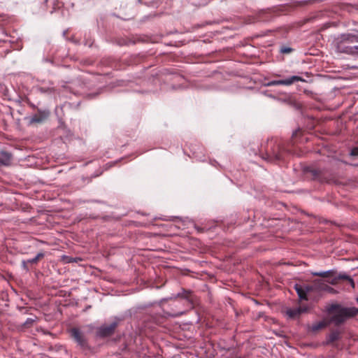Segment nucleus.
Listing matches in <instances>:
<instances>
[{
    "label": "nucleus",
    "instance_id": "obj_1",
    "mask_svg": "<svg viewBox=\"0 0 358 358\" xmlns=\"http://www.w3.org/2000/svg\"><path fill=\"white\" fill-rule=\"evenodd\" d=\"M287 150L281 142L276 139H271L267 141L266 152L262 154V159L271 162H278L285 159Z\"/></svg>",
    "mask_w": 358,
    "mask_h": 358
},
{
    "label": "nucleus",
    "instance_id": "obj_2",
    "mask_svg": "<svg viewBox=\"0 0 358 358\" xmlns=\"http://www.w3.org/2000/svg\"><path fill=\"white\" fill-rule=\"evenodd\" d=\"M335 271L329 270L322 272H313L312 274L314 276H319L324 278H328L326 282L332 285H336L339 283L340 280H345L348 284L352 287H355V282L353 280L345 274H339L337 276H334Z\"/></svg>",
    "mask_w": 358,
    "mask_h": 358
},
{
    "label": "nucleus",
    "instance_id": "obj_3",
    "mask_svg": "<svg viewBox=\"0 0 358 358\" xmlns=\"http://www.w3.org/2000/svg\"><path fill=\"white\" fill-rule=\"evenodd\" d=\"M334 308L337 309V312L331 317V322L336 325L343 324L348 318L355 317L358 315V308L355 307L341 308L338 306H334Z\"/></svg>",
    "mask_w": 358,
    "mask_h": 358
},
{
    "label": "nucleus",
    "instance_id": "obj_4",
    "mask_svg": "<svg viewBox=\"0 0 358 358\" xmlns=\"http://www.w3.org/2000/svg\"><path fill=\"white\" fill-rule=\"evenodd\" d=\"M71 338L83 350L89 348L87 334L80 328L73 327L69 330Z\"/></svg>",
    "mask_w": 358,
    "mask_h": 358
},
{
    "label": "nucleus",
    "instance_id": "obj_5",
    "mask_svg": "<svg viewBox=\"0 0 358 358\" xmlns=\"http://www.w3.org/2000/svg\"><path fill=\"white\" fill-rule=\"evenodd\" d=\"M357 42V36L352 34H342L339 38L338 49L345 52H350L348 50H344L346 43H353Z\"/></svg>",
    "mask_w": 358,
    "mask_h": 358
},
{
    "label": "nucleus",
    "instance_id": "obj_6",
    "mask_svg": "<svg viewBox=\"0 0 358 358\" xmlns=\"http://www.w3.org/2000/svg\"><path fill=\"white\" fill-rule=\"evenodd\" d=\"M117 326V322H113L109 324H104L99 328L97 335L102 338L108 337L114 334Z\"/></svg>",
    "mask_w": 358,
    "mask_h": 358
},
{
    "label": "nucleus",
    "instance_id": "obj_7",
    "mask_svg": "<svg viewBox=\"0 0 358 358\" xmlns=\"http://www.w3.org/2000/svg\"><path fill=\"white\" fill-rule=\"evenodd\" d=\"M304 80L297 76H293L290 78H288L285 80H272L269 82L267 85L268 86H275V85H290L296 81H303Z\"/></svg>",
    "mask_w": 358,
    "mask_h": 358
},
{
    "label": "nucleus",
    "instance_id": "obj_8",
    "mask_svg": "<svg viewBox=\"0 0 358 358\" xmlns=\"http://www.w3.org/2000/svg\"><path fill=\"white\" fill-rule=\"evenodd\" d=\"M315 287L317 292H326L332 294L338 293L335 289L328 285L326 280L322 279H315Z\"/></svg>",
    "mask_w": 358,
    "mask_h": 358
},
{
    "label": "nucleus",
    "instance_id": "obj_9",
    "mask_svg": "<svg viewBox=\"0 0 358 358\" xmlns=\"http://www.w3.org/2000/svg\"><path fill=\"white\" fill-rule=\"evenodd\" d=\"M50 115L48 110H38L37 113H35L31 118V123H42L46 120Z\"/></svg>",
    "mask_w": 358,
    "mask_h": 358
},
{
    "label": "nucleus",
    "instance_id": "obj_10",
    "mask_svg": "<svg viewBox=\"0 0 358 358\" xmlns=\"http://www.w3.org/2000/svg\"><path fill=\"white\" fill-rule=\"evenodd\" d=\"M12 161V155L6 151H0V165L8 166Z\"/></svg>",
    "mask_w": 358,
    "mask_h": 358
},
{
    "label": "nucleus",
    "instance_id": "obj_11",
    "mask_svg": "<svg viewBox=\"0 0 358 358\" xmlns=\"http://www.w3.org/2000/svg\"><path fill=\"white\" fill-rule=\"evenodd\" d=\"M306 308H289L287 310V315L289 317L292 319H294L298 317L303 312L306 311Z\"/></svg>",
    "mask_w": 358,
    "mask_h": 358
},
{
    "label": "nucleus",
    "instance_id": "obj_12",
    "mask_svg": "<svg viewBox=\"0 0 358 358\" xmlns=\"http://www.w3.org/2000/svg\"><path fill=\"white\" fill-rule=\"evenodd\" d=\"M294 289L296 290L300 300H301V301L302 300H304V301L308 300L307 294H306L304 288L303 287V286L296 284L294 285Z\"/></svg>",
    "mask_w": 358,
    "mask_h": 358
},
{
    "label": "nucleus",
    "instance_id": "obj_13",
    "mask_svg": "<svg viewBox=\"0 0 358 358\" xmlns=\"http://www.w3.org/2000/svg\"><path fill=\"white\" fill-rule=\"evenodd\" d=\"M307 172L310 173L312 175L313 179L320 180H322V171L320 169L310 167L307 169Z\"/></svg>",
    "mask_w": 358,
    "mask_h": 358
},
{
    "label": "nucleus",
    "instance_id": "obj_14",
    "mask_svg": "<svg viewBox=\"0 0 358 358\" xmlns=\"http://www.w3.org/2000/svg\"><path fill=\"white\" fill-rule=\"evenodd\" d=\"M340 338V332L338 330L332 331L328 336L327 343H333Z\"/></svg>",
    "mask_w": 358,
    "mask_h": 358
},
{
    "label": "nucleus",
    "instance_id": "obj_15",
    "mask_svg": "<svg viewBox=\"0 0 358 358\" xmlns=\"http://www.w3.org/2000/svg\"><path fill=\"white\" fill-rule=\"evenodd\" d=\"M192 296V292L189 290L182 289L181 292H179L176 297L185 299L187 300H190V297Z\"/></svg>",
    "mask_w": 358,
    "mask_h": 358
},
{
    "label": "nucleus",
    "instance_id": "obj_16",
    "mask_svg": "<svg viewBox=\"0 0 358 358\" xmlns=\"http://www.w3.org/2000/svg\"><path fill=\"white\" fill-rule=\"evenodd\" d=\"M327 326V323L324 321H321V322H319L316 324H314L313 326H312V330L313 331H319L322 329H324Z\"/></svg>",
    "mask_w": 358,
    "mask_h": 358
},
{
    "label": "nucleus",
    "instance_id": "obj_17",
    "mask_svg": "<svg viewBox=\"0 0 358 358\" xmlns=\"http://www.w3.org/2000/svg\"><path fill=\"white\" fill-rule=\"evenodd\" d=\"M306 294L312 292H317V288L315 287V280H314L311 285H306L303 287Z\"/></svg>",
    "mask_w": 358,
    "mask_h": 358
},
{
    "label": "nucleus",
    "instance_id": "obj_18",
    "mask_svg": "<svg viewBox=\"0 0 358 358\" xmlns=\"http://www.w3.org/2000/svg\"><path fill=\"white\" fill-rule=\"evenodd\" d=\"M44 257V254L43 252H39L37 255L32 259L28 260V262L30 264H36L38 261Z\"/></svg>",
    "mask_w": 358,
    "mask_h": 358
},
{
    "label": "nucleus",
    "instance_id": "obj_19",
    "mask_svg": "<svg viewBox=\"0 0 358 358\" xmlns=\"http://www.w3.org/2000/svg\"><path fill=\"white\" fill-rule=\"evenodd\" d=\"M34 321H35L34 319L27 318V320L23 324V327L25 328H29L33 324Z\"/></svg>",
    "mask_w": 358,
    "mask_h": 358
},
{
    "label": "nucleus",
    "instance_id": "obj_20",
    "mask_svg": "<svg viewBox=\"0 0 358 358\" xmlns=\"http://www.w3.org/2000/svg\"><path fill=\"white\" fill-rule=\"evenodd\" d=\"M352 156H358V147L353 148L350 151Z\"/></svg>",
    "mask_w": 358,
    "mask_h": 358
},
{
    "label": "nucleus",
    "instance_id": "obj_21",
    "mask_svg": "<svg viewBox=\"0 0 358 358\" xmlns=\"http://www.w3.org/2000/svg\"><path fill=\"white\" fill-rule=\"evenodd\" d=\"M292 48H290L283 47V48H281V50H280V51H281V52H282V53H286V54H287V53H289V52H292Z\"/></svg>",
    "mask_w": 358,
    "mask_h": 358
},
{
    "label": "nucleus",
    "instance_id": "obj_22",
    "mask_svg": "<svg viewBox=\"0 0 358 358\" xmlns=\"http://www.w3.org/2000/svg\"><path fill=\"white\" fill-rule=\"evenodd\" d=\"M78 260H81V259H78V258L69 257V260H68V262H77Z\"/></svg>",
    "mask_w": 358,
    "mask_h": 358
},
{
    "label": "nucleus",
    "instance_id": "obj_23",
    "mask_svg": "<svg viewBox=\"0 0 358 358\" xmlns=\"http://www.w3.org/2000/svg\"><path fill=\"white\" fill-rule=\"evenodd\" d=\"M44 1V3H47L48 1V0H43Z\"/></svg>",
    "mask_w": 358,
    "mask_h": 358
},
{
    "label": "nucleus",
    "instance_id": "obj_24",
    "mask_svg": "<svg viewBox=\"0 0 358 358\" xmlns=\"http://www.w3.org/2000/svg\"><path fill=\"white\" fill-rule=\"evenodd\" d=\"M357 42H358V36H357Z\"/></svg>",
    "mask_w": 358,
    "mask_h": 358
}]
</instances>
